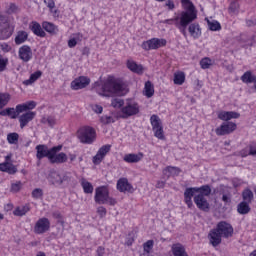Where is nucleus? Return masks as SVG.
I'll use <instances>...</instances> for the list:
<instances>
[{"instance_id":"nucleus-18","label":"nucleus","mask_w":256,"mask_h":256,"mask_svg":"<svg viewBox=\"0 0 256 256\" xmlns=\"http://www.w3.org/2000/svg\"><path fill=\"white\" fill-rule=\"evenodd\" d=\"M91 83V79L87 76H80L71 82V88L74 91H79V89H85Z\"/></svg>"},{"instance_id":"nucleus-58","label":"nucleus","mask_w":256,"mask_h":256,"mask_svg":"<svg viewBox=\"0 0 256 256\" xmlns=\"http://www.w3.org/2000/svg\"><path fill=\"white\" fill-rule=\"evenodd\" d=\"M246 25H247V27H255L256 19H254V20H247L246 21Z\"/></svg>"},{"instance_id":"nucleus-46","label":"nucleus","mask_w":256,"mask_h":256,"mask_svg":"<svg viewBox=\"0 0 256 256\" xmlns=\"http://www.w3.org/2000/svg\"><path fill=\"white\" fill-rule=\"evenodd\" d=\"M32 197L33 199H41V197H43V190L40 188H35L32 191Z\"/></svg>"},{"instance_id":"nucleus-9","label":"nucleus","mask_w":256,"mask_h":256,"mask_svg":"<svg viewBox=\"0 0 256 256\" xmlns=\"http://www.w3.org/2000/svg\"><path fill=\"white\" fill-rule=\"evenodd\" d=\"M140 111L139 103L133 100H127L125 105L121 108L122 119H129V117H133L134 115H138Z\"/></svg>"},{"instance_id":"nucleus-50","label":"nucleus","mask_w":256,"mask_h":256,"mask_svg":"<svg viewBox=\"0 0 256 256\" xmlns=\"http://www.w3.org/2000/svg\"><path fill=\"white\" fill-rule=\"evenodd\" d=\"M7 63H9V60L7 59H0V73L7 69Z\"/></svg>"},{"instance_id":"nucleus-48","label":"nucleus","mask_w":256,"mask_h":256,"mask_svg":"<svg viewBox=\"0 0 256 256\" xmlns=\"http://www.w3.org/2000/svg\"><path fill=\"white\" fill-rule=\"evenodd\" d=\"M200 65H201L202 69H209L211 67V59L203 58L200 61Z\"/></svg>"},{"instance_id":"nucleus-57","label":"nucleus","mask_w":256,"mask_h":256,"mask_svg":"<svg viewBox=\"0 0 256 256\" xmlns=\"http://www.w3.org/2000/svg\"><path fill=\"white\" fill-rule=\"evenodd\" d=\"M222 201H223L224 203H231V196L224 194V195L222 196Z\"/></svg>"},{"instance_id":"nucleus-30","label":"nucleus","mask_w":256,"mask_h":256,"mask_svg":"<svg viewBox=\"0 0 256 256\" xmlns=\"http://www.w3.org/2000/svg\"><path fill=\"white\" fill-rule=\"evenodd\" d=\"M172 253L174 256H189L185 252V247L183 244L177 243L172 246Z\"/></svg>"},{"instance_id":"nucleus-12","label":"nucleus","mask_w":256,"mask_h":256,"mask_svg":"<svg viewBox=\"0 0 256 256\" xmlns=\"http://www.w3.org/2000/svg\"><path fill=\"white\" fill-rule=\"evenodd\" d=\"M167 45V40L161 38H152L150 40L144 41L141 45L144 51H151L153 49H160V47H165Z\"/></svg>"},{"instance_id":"nucleus-7","label":"nucleus","mask_w":256,"mask_h":256,"mask_svg":"<svg viewBox=\"0 0 256 256\" xmlns=\"http://www.w3.org/2000/svg\"><path fill=\"white\" fill-rule=\"evenodd\" d=\"M94 201L98 205H117V200L109 196V188L107 186H99L95 189Z\"/></svg>"},{"instance_id":"nucleus-13","label":"nucleus","mask_w":256,"mask_h":256,"mask_svg":"<svg viewBox=\"0 0 256 256\" xmlns=\"http://www.w3.org/2000/svg\"><path fill=\"white\" fill-rule=\"evenodd\" d=\"M49 229H51V221L48 218L42 217L36 221L33 231L36 235H43Z\"/></svg>"},{"instance_id":"nucleus-31","label":"nucleus","mask_w":256,"mask_h":256,"mask_svg":"<svg viewBox=\"0 0 256 256\" xmlns=\"http://www.w3.org/2000/svg\"><path fill=\"white\" fill-rule=\"evenodd\" d=\"M144 95L150 99V97H153L155 95V87L153 86V83L151 81H147L144 86Z\"/></svg>"},{"instance_id":"nucleus-20","label":"nucleus","mask_w":256,"mask_h":256,"mask_svg":"<svg viewBox=\"0 0 256 256\" xmlns=\"http://www.w3.org/2000/svg\"><path fill=\"white\" fill-rule=\"evenodd\" d=\"M28 112L19 116L20 129H25L33 119H35V115L37 113L27 110Z\"/></svg>"},{"instance_id":"nucleus-17","label":"nucleus","mask_w":256,"mask_h":256,"mask_svg":"<svg viewBox=\"0 0 256 256\" xmlns=\"http://www.w3.org/2000/svg\"><path fill=\"white\" fill-rule=\"evenodd\" d=\"M18 57L23 63H29L33 59V50L29 45H23L18 50Z\"/></svg>"},{"instance_id":"nucleus-47","label":"nucleus","mask_w":256,"mask_h":256,"mask_svg":"<svg viewBox=\"0 0 256 256\" xmlns=\"http://www.w3.org/2000/svg\"><path fill=\"white\" fill-rule=\"evenodd\" d=\"M101 123H104V125H109V123H115V119L113 116L104 115L101 117Z\"/></svg>"},{"instance_id":"nucleus-27","label":"nucleus","mask_w":256,"mask_h":256,"mask_svg":"<svg viewBox=\"0 0 256 256\" xmlns=\"http://www.w3.org/2000/svg\"><path fill=\"white\" fill-rule=\"evenodd\" d=\"M0 171L4 173H9V175H15L17 173V167L9 162H4L0 164Z\"/></svg>"},{"instance_id":"nucleus-15","label":"nucleus","mask_w":256,"mask_h":256,"mask_svg":"<svg viewBox=\"0 0 256 256\" xmlns=\"http://www.w3.org/2000/svg\"><path fill=\"white\" fill-rule=\"evenodd\" d=\"M54 152L55 147L49 149L47 145L39 144L36 146V159H38V161H41V159H45V157H47V159L50 161L51 155H53Z\"/></svg>"},{"instance_id":"nucleus-1","label":"nucleus","mask_w":256,"mask_h":256,"mask_svg":"<svg viewBox=\"0 0 256 256\" xmlns=\"http://www.w3.org/2000/svg\"><path fill=\"white\" fill-rule=\"evenodd\" d=\"M183 11L178 16L162 21L164 25H175L180 33L187 39V27L197 19V9L191 0H181Z\"/></svg>"},{"instance_id":"nucleus-23","label":"nucleus","mask_w":256,"mask_h":256,"mask_svg":"<svg viewBox=\"0 0 256 256\" xmlns=\"http://www.w3.org/2000/svg\"><path fill=\"white\" fill-rule=\"evenodd\" d=\"M239 117H241V115L233 111H223L218 114V119H221V121H231V119H239Z\"/></svg>"},{"instance_id":"nucleus-36","label":"nucleus","mask_w":256,"mask_h":256,"mask_svg":"<svg viewBox=\"0 0 256 256\" xmlns=\"http://www.w3.org/2000/svg\"><path fill=\"white\" fill-rule=\"evenodd\" d=\"M164 175L171 177V175H179L181 170L178 167L168 166L163 170Z\"/></svg>"},{"instance_id":"nucleus-61","label":"nucleus","mask_w":256,"mask_h":256,"mask_svg":"<svg viewBox=\"0 0 256 256\" xmlns=\"http://www.w3.org/2000/svg\"><path fill=\"white\" fill-rule=\"evenodd\" d=\"M126 245H128V247H131V245H133V239H128Z\"/></svg>"},{"instance_id":"nucleus-51","label":"nucleus","mask_w":256,"mask_h":256,"mask_svg":"<svg viewBox=\"0 0 256 256\" xmlns=\"http://www.w3.org/2000/svg\"><path fill=\"white\" fill-rule=\"evenodd\" d=\"M96 256H105V247L98 246L96 249Z\"/></svg>"},{"instance_id":"nucleus-26","label":"nucleus","mask_w":256,"mask_h":256,"mask_svg":"<svg viewBox=\"0 0 256 256\" xmlns=\"http://www.w3.org/2000/svg\"><path fill=\"white\" fill-rule=\"evenodd\" d=\"M143 159V153L139 152L138 154H126L123 158L125 163H139Z\"/></svg>"},{"instance_id":"nucleus-56","label":"nucleus","mask_w":256,"mask_h":256,"mask_svg":"<svg viewBox=\"0 0 256 256\" xmlns=\"http://www.w3.org/2000/svg\"><path fill=\"white\" fill-rule=\"evenodd\" d=\"M2 51H5V53H9V51H11V47L8 44H2L0 45Z\"/></svg>"},{"instance_id":"nucleus-29","label":"nucleus","mask_w":256,"mask_h":256,"mask_svg":"<svg viewBox=\"0 0 256 256\" xmlns=\"http://www.w3.org/2000/svg\"><path fill=\"white\" fill-rule=\"evenodd\" d=\"M42 28L46 30L50 35H57L59 33V27L51 22H43Z\"/></svg>"},{"instance_id":"nucleus-22","label":"nucleus","mask_w":256,"mask_h":256,"mask_svg":"<svg viewBox=\"0 0 256 256\" xmlns=\"http://www.w3.org/2000/svg\"><path fill=\"white\" fill-rule=\"evenodd\" d=\"M188 32L194 39H199L201 37V26L199 23L191 22L188 24Z\"/></svg>"},{"instance_id":"nucleus-42","label":"nucleus","mask_w":256,"mask_h":256,"mask_svg":"<svg viewBox=\"0 0 256 256\" xmlns=\"http://www.w3.org/2000/svg\"><path fill=\"white\" fill-rule=\"evenodd\" d=\"M242 197L244 199V203H251L253 201V191L250 189H246L242 193Z\"/></svg>"},{"instance_id":"nucleus-64","label":"nucleus","mask_w":256,"mask_h":256,"mask_svg":"<svg viewBox=\"0 0 256 256\" xmlns=\"http://www.w3.org/2000/svg\"><path fill=\"white\" fill-rule=\"evenodd\" d=\"M11 159V156H6V163H8L7 161H9Z\"/></svg>"},{"instance_id":"nucleus-37","label":"nucleus","mask_w":256,"mask_h":256,"mask_svg":"<svg viewBox=\"0 0 256 256\" xmlns=\"http://www.w3.org/2000/svg\"><path fill=\"white\" fill-rule=\"evenodd\" d=\"M81 186H82L84 193H86V194L93 193V184H91V182H89V181H86L85 178H83L81 180Z\"/></svg>"},{"instance_id":"nucleus-38","label":"nucleus","mask_w":256,"mask_h":256,"mask_svg":"<svg viewBox=\"0 0 256 256\" xmlns=\"http://www.w3.org/2000/svg\"><path fill=\"white\" fill-rule=\"evenodd\" d=\"M228 13L230 15H238L239 14V2L237 0L232 1L228 8Z\"/></svg>"},{"instance_id":"nucleus-24","label":"nucleus","mask_w":256,"mask_h":256,"mask_svg":"<svg viewBox=\"0 0 256 256\" xmlns=\"http://www.w3.org/2000/svg\"><path fill=\"white\" fill-rule=\"evenodd\" d=\"M30 30L32 31V33H34V35H36L37 37H46L47 33L44 32L43 28L41 27V24H39V22H35L33 21L30 24Z\"/></svg>"},{"instance_id":"nucleus-4","label":"nucleus","mask_w":256,"mask_h":256,"mask_svg":"<svg viewBox=\"0 0 256 256\" xmlns=\"http://www.w3.org/2000/svg\"><path fill=\"white\" fill-rule=\"evenodd\" d=\"M229 237H233V226L225 221L219 222L208 234L209 243L212 247H219L222 239H229Z\"/></svg>"},{"instance_id":"nucleus-53","label":"nucleus","mask_w":256,"mask_h":256,"mask_svg":"<svg viewBox=\"0 0 256 256\" xmlns=\"http://www.w3.org/2000/svg\"><path fill=\"white\" fill-rule=\"evenodd\" d=\"M165 6L168 7L170 11L175 9V3L172 0H167Z\"/></svg>"},{"instance_id":"nucleus-54","label":"nucleus","mask_w":256,"mask_h":256,"mask_svg":"<svg viewBox=\"0 0 256 256\" xmlns=\"http://www.w3.org/2000/svg\"><path fill=\"white\" fill-rule=\"evenodd\" d=\"M92 109L95 113H98V114L103 113V107L100 105H94L92 106Z\"/></svg>"},{"instance_id":"nucleus-25","label":"nucleus","mask_w":256,"mask_h":256,"mask_svg":"<svg viewBox=\"0 0 256 256\" xmlns=\"http://www.w3.org/2000/svg\"><path fill=\"white\" fill-rule=\"evenodd\" d=\"M127 68L132 71V73H137L138 75H142L143 73V66L141 64H137V62L133 60H128L127 63Z\"/></svg>"},{"instance_id":"nucleus-41","label":"nucleus","mask_w":256,"mask_h":256,"mask_svg":"<svg viewBox=\"0 0 256 256\" xmlns=\"http://www.w3.org/2000/svg\"><path fill=\"white\" fill-rule=\"evenodd\" d=\"M210 31H221V24L217 20H207Z\"/></svg>"},{"instance_id":"nucleus-55","label":"nucleus","mask_w":256,"mask_h":256,"mask_svg":"<svg viewBox=\"0 0 256 256\" xmlns=\"http://www.w3.org/2000/svg\"><path fill=\"white\" fill-rule=\"evenodd\" d=\"M44 3H46L47 7L52 9H55V1L53 0H45Z\"/></svg>"},{"instance_id":"nucleus-44","label":"nucleus","mask_w":256,"mask_h":256,"mask_svg":"<svg viewBox=\"0 0 256 256\" xmlns=\"http://www.w3.org/2000/svg\"><path fill=\"white\" fill-rule=\"evenodd\" d=\"M125 105V101L121 98H114L111 101V106L114 107V109H121Z\"/></svg>"},{"instance_id":"nucleus-32","label":"nucleus","mask_w":256,"mask_h":256,"mask_svg":"<svg viewBox=\"0 0 256 256\" xmlns=\"http://www.w3.org/2000/svg\"><path fill=\"white\" fill-rule=\"evenodd\" d=\"M29 211H31V208L29 207V205H24V206H19L17 207L13 214L16 216V217H23V215H27V213H29Z\"/></svg>"},{"instance_id":"nucleus-28","label":"nucleus","mask_w":256,"mask_h":256,"mask_svg":"<svg viewBox=\"0 0 256 256\" xmlns=\"http://www.w3.org/2000/svg\"><path fill=\"white\" fill-rule=\"evenodd\" d=\"M29 39V33L27 31L20 30L17 32L16 37L14 39L15 45H23Z\"/></svg>"},{"instance_id":"nucleus-16","label":"nucleus","mask_w":256,"mask_h":256,"mask_svg":"<svg viewBox=\"0 0 256 256\" xmlns=\"http://www.w3.org/2000/svg\"><path fill=\"white\" fill-rule=\"evenodd\" d=\"M237 129V124L233 122H224L220 127L216 128L215 133L219 137H223V135H230Z\"/></svg>"},{"instance_id":"nucleus-43","label":"nucleus","mask_w":256,"mask_h":256,"mask_svg":"<svg viewBox=\"0 0 256 256\" xmlns=\"http://www.w3.org/2000/svg\"><path fill=\"white\" fill-rule=\"evenodd\" d=\"M7 141L8 143H10V145H17L18 141H19V134L17 133H9L7 135Z\"/></svg>"},{"instance_id":"nucleus-62","label":"nucleus","mask_w":256,"mask_h":256,"mask_svg":"<svg viewBox=\"0 0 256 256\" xmlns=\"http://www.w3.org/2000/svg\"><path fill=\"white\" fill-rule=\"evenodd\" d=\"M37 256H46L45 252H38Z\"/></svg>"},{"instance_id":"nucleus-35","label":"nucleus","mask_w":256,"mask_h":256,"mask_svg":"<svg viewBox=\"0 0 256 256\" xmlns=\"http://www.w3.org/2000/svg\"><path fill=\"white\" fill-rule=\"evenodd\" d=\"M41 75H43V72L41 70H38L30 75V78L28 80H25L23 82L24 85H33L37 79H40Z\"/></svg>"},{"instance_id":"nucleus-49","label":"nucleus","mask_w":256,"mask_h":256,"mask_svg":"<svg viewBox=\"0 0 256 256\" xmlns=\"http://www.w3.org/2000/svg\"><path fill=\"white\" fill-rule=\"evenodd\" d=\"M97 213H98L100 219H103V217H105L107 215V208L103 207V206H99L97 208Z\"/></svg>"},{"instance_id":"nucleus-52","label":"nucleus","mask_w":256,"mask_h":256,"mask_svg":"<svg viewBox=\"0 0 256 256\" xmlns=\"http://www.w3.org/2000/svg\"><path fill=\"white\" fill-rule=\"evenodd\" d=\"M77 46V39L76 38H71L70 40H68V47H70V49H73V47Z\"/></svg>"},{"instance_id":"nucleus-34","label":"nucleus","mask_w":256,"mask_h":256,"mask_svg":"<svg viewBox=\"0 0 256 256\" xmlns=\"http://www.w3.org/2000/svg\"><path fill=\"white\" fill-rule=\"evenodd\" d=\"M9 101H11V94L7 92H0V109L7 107V105H9Z\"/></svg>"},{"instance_id":"nucleus-2","label":"nucleus","mask_w":256,"mask_h":256,"mask_svg":"<svg viewBox=\"0 0 256 256\" xmlns=\"http://www.w3.org/2000/svg\"><path fill=\"white\" fill-rule=\"evenodd\" d=\"M209 195H211V186L209 185L186 188V190L184 191V202L186 203L188 209H193L194 197V203L196 207L200 211H204L205 213H207L209 209H211L209 201L207 200V197H209Z\"/></svg>"},{"instance_id":"nucleus-14","label":"nucleus","mask_w":256,"mask_h":256,"mask_svg":"<svg viewBox=\"0 0 256 256\" xmlns=\"http://www.w3.org/2000/svg\"><path fill=\"white\" fill-rule=\"evenodd\" d=\"M61 149H63V146L61 145L54 146V152H52V155L50 156V160H49L50 163L57 164V165H60L61 163H67V159H68L67 154L63 152L59 153Z\"/></svg>"},{"instance_id":"nucleus-8","label":"nucleus","mask_w":256,"mask_h":256,"mask_svg":"<svg viewBox=\"0 0 256 256\" xmlns=\"http://www.w3.org/2000/svg\"><path fill=\"white\" fill-rule=\"evenodd\" d=\"M96 137L97 133L91 126H84L78 130V139H80L81 143H85L86 145H91Z\"/></svg>"},{"instance_id":"nucleus-21","label":"nucleus","mask_w":256,"mask_h":256,"mask_svg":"<svg viewBox=\"0 0 256 256\" xmlns=\"http://www.w3.org/2000/svg\"><path fill=\"white\" fill-rule=\"evenodd\" d=\"M117 189L120 193H133V185L129 183L127 178H120L117 181Z\"/></svg>"},{"instance_id":"nucleus-5","label":"nucleus","mask_w":256,"mask_h":256,"mask_svg":"<svg viewBox=\"0 0 256 256\" xmlns=\"http://www.w3.org/2000/svg\"><path fill=\"white\" fill-rule=\"evenodd\" d=\"M49 185L54 187H61L62 185H69L73 181V176L70 172L60 173L55 169H51L46 177Z\"/></svg>"},{"instance_id":"nucleus-59","label":"nucleus","mask_w":256,"mask_h":256,"mask_svg":"<svg viewBox=\"0 0 256 256\" xmlns=\"http://www.w3.org/2000/svg\"><path fill=\"white\" fill-rule=\"evenodd\" d=\"M47 122L50 127H53V125H55V119H53L52 117H48Z\"/></svg>"},{"instance_id":"nucleus-11","label":"nucleus","mask_w":256,"mask_h":256,"mask_svg":"<svg viewBox=\"0 0 256 256\" xmlns=\"http://www.w3.org/2000/svg\"><path fill=\"white\" fill-rule=\"evenodd\" d=\"M14 31L15 26L10 24L5 16L0 15V39H9Z\"/></svg>"},{"instance_id":"nucleus-60","label":"nucleus","mask_w":256,"mask_h":256,"mask_svg":"<svg viewBox=\"0 0 256 256\" xmlns=\"http://www.w3.org/2000/svg\"><path fill=\"white\" fill-rule=\"evenodd\" d=\"M156 187H158V189H163V187H165V182L163 181L157 182Z\"/></svg>"},{"instance_id":"nucleus-33","label":"nucleus","mask_w":256,"mask_h":256,"mask_svg":"<svg viewBox=\"0 0 256 256\" xmlns=\"http://www.w3.org/2000/svg\"><path fill=\"white\" fill-rule=\"evenodd\" d=\"M237 211L240 215H247L251 211L249 202H240L237 206Z\"/></svg>"},{"instance_id":"nucleus-19","label":"nucleus","mask_w":256,"mask_h":256,"mask_svg":"<svg viewBox=\"0 0 256 256\" xmlns=\"http://www.w3.org/2000/svg\"><path fill=\"white\" fill-rule=\"evenodd\" d=\"M109 151H111V145L106 144L104 146H102L97 154L93 157V164L94 165H99V163H101V161H103V159H105V156L109 153Z\"/></svg>"},{"instance_id":"nucleus-10","label":"nucleus","mask_w":256,"mask_h":256,"mask_svg":"<svg viewBox=\"0 0 256 256\" xmlns=\"http://www.w3.org/2000/svg\"><path fill=\"white\" fill-rule=\"evenodd\" d=\"M150 123L154 137L163 141V139H165V132L163 131V122L161 121V118H159L158 115L153 114L150 117Z\"/></svg>"},{"instance_id":"nucleus-40","label":"nucleus","mask_w":256,"mask_h":256,"mask_svg":"<svg viewBox=\"0 0 256 256\" xmlns=\"http://www.w3.org/2000/svg\"><path fill=\"white\" fill-rule=\"evenodd\" d=\"M23 189V182L15 181L11 183L10 192L11 193H19Z\"/></svg>"},{"instance_id":"nucleus-6","label":"nucleus","mask_w":256,"mask_h":256,"mask_svg":"<svg viewBox=\"0 0 256 256\" xmlns=\"http://www.w3.org/2000/svg\"><path fill=\"white\" fill-rule=\"evenodd\" d=\"M37 107V103L35 101H29L23 104H18L16 108H6L0 111L1 117H10V119H17L21 113H25V111H31V109H35Z\"/></svg>"},{"instance_id":"nucleus-63","label":"nucleus","mask_w":256,"mask_h":256,"mask_svg":"<svg viewBox=\"0 0 256 256\" xmlns=\"http://www.w3.org/2000/svg\"><path fill=\"white\" fill-rule=\"evenodd\" d=\"M249 256H256V250H254L253 252H251Z\"/></svg>"},{"instance_id":"nucleus-3","label":"nucleus","mask_w":256,"mask_h":256,"mask_svg":"<svg viewBox=\"0 0 256 256\" xmlns=\"http://www.w3.org/2000/svg\"><path fill=\"white\" fill-rule=\"evenodd\" d=\"M94 91L100 95V97H113V95H127L129 88L127 84L122 80L109 77L105 81H98L94 83Z\"/></svg>"},{"instance_id":"nucleus-45","label":"nucleus","mask_w":256,"mask_h":256,"mask_svg":"<svg viewBox=\"0 0 256 256\" xmlns=\"http://www.w3.org/2000/svg\"><path fill=\"white\" fill-rule=\"evenodd\" d=\"M155 245V241L148 240L143 244L144 253H151L153 246Z\"/></svg>"},{"instance_id":"nucleus-39","label":"nucleus","mask_w":256,"mask_h":256,"mask_svg":"<svg viewBox=\"0 0 256 256\" xmlns=\"http://www.w3.org/2000/svg\"><path fill=\"white\" fill-rule=\"evenodd\" d=\"M185 83V73L178 72L174 74V84L175 85H183Z\"/></svg>"}]
</instances>
